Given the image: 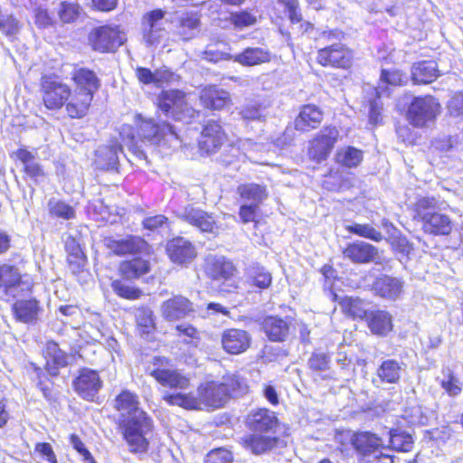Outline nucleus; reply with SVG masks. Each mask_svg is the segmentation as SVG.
Instances as JSON below:
<instances>
[{
	"mask_svg": "<svg viewBox=\"0 0 463 463\" xmlns=\"http://www.w3.org/2000/svg\"><path fill=\"white\" fill-rule=\"evenodd\" d=\"M82 8L76 2L61 1L59 3L56 13L62 24H72L80 15Z\"/></svg>",
	"mask_w": 463,
	"mask_h": 463,
	"instance_id": "obj_43",
	"label": "nucleus"
},
{
	"mask_svg": "<svg viewBox=\"0 0 463 463\" xmlns=\"http://www.w3.org/2000/svg\"><path fill=\"white\" fill-rule=\"evenodd\" d=\"M448 110L452 117H463V92H459L450 99Z\"/></svg>",
	"mask_w": 463,
	"mask_h": 463,
	"instance_id": "obj_62",
	"label": "nucleus"
},
{
	"mask_svg": "<svg viewBox=\"0 0 463 463\" xmlns=\"http://www.w3.org/2000/svg\"><path fill=\"white\" fill-rule=\"evenodd\" d=\"M73 386L80 397L92 400L102 387V381L97 371L83 368L73 381Z\"/></svg>",
	"mask_w": 463,
	"mask_h": 463,
	"instance_id": "obj_15",
	"label": "nucleus"
},
{
	"mask_svg": "<svg viewBox=\"0 0 463 463\" xmlns=\"http://www.w3.org/2000/svg\"><path fill=\"white\" fill-rule=\"evenodd\" d=\"M127 40L125 33L118 27L101 26L90 35V42L95 51L100 52H114Z\"/></svg>",
	"mask_w": 463,
	"mask_h": 463,
	"instance_id": "obj_9",
	"label": "nucleus"
},
{
	"mask_svg": "<svg viewBox=\"0 0 463 463\" xmlns=\"http://www.w3.org/2000/svg\"><path fill=\"white\" fill-rule=\"evenodd\" d=\"M137 118L139 120L138 136L143 142L153 146H167L173 148L179 146V137L168 123H157L152 118L145 119L140 115L137 116Z\"/></svg>",
	"mask_w": 463,
	"mask_h": 463,
	"instance_id": "obj_5",
	"label": "nucleus"
},
{
	"mask_svg": "<svg viewBox=\"0 0 463 463\" xmlns=\"http://www.w3.org/2000/svg\"><path fill=\"white\" fill-rule=\"evenodd\" d=\"M200 99L206 109L213 110L222 109L231 103L229 92L213 85L201 90Z\"/></svg>",
	"mask_w": 463,
	"mask_h": 463,
	"instance_id": "obj_28",
	"label": "nucleus"
},
{
	"mask_svg": "<svg viewBox=\"0 0 463 463\" xmlns=\"http://www.w3.org/2000/svg\"><path fill=\"white\" fill-rule=\"evenodd\" d=\"M192 311V302L183 296H175L174 298L163 302L161 306L162 316L169 321H175L185 317Z\"/></svg>",
	"mask_w": 463,
	"mask_h": 463,
	"instance_id": "obj_25",
	"label": "nucleus"
},
{
	"mask_svg": "<svg viewBox=\"0 0 463 463\" xmlns=\"http://www.w3.org/2000/svg\"><path fill=\"white\" fill-rule=\"evenodd\" d=\"M234 272L232 262L223 256L209 255L205 260V273L213 280H227Z\"/></svg>",
	"mask_w": 463,
	"mask_h": 463,
	"instance_id": "obj_22",
	"label": "nucleus"
},
{
	"mask_svg": "<svg viewBox=\"0 0 463 463\" xmlns=\"http://www.w3.org/2000/svg\"><path fill=\"white\" fill-rule=\"evenodd\" d=\"M232 460V452L223 448L213 449L206 457L207 463H231Z\"/></svg>",
	"mask_w": 463,
	"mask_h": 463,
	"instance_id": "obj_60",
	"label": "nucleus"
},
{
	"mask_svg": "<svg viewBox=\"0 0 463 463\" xmlns=\"http://www.w3.org/2000/svg\"><path fill=\"white\" fill-rule=\"evenodd\" d=\"M343 254L354 263H380L381 256L378 249L364 241H355L347 245Z\"/></svg>",
	"mask_w": 463,
	"mask_h": 463,
	"instance_id": "obj_18",
	"label": "nucleus"
},
{
	"mask_svg": "<svg viewBox=\"0 0 463 463\" xmlns=\"http://www.w3.org/2000/svg\"><path fill=\"white\" fill-rule=\"evenodd\" d=\"M345 229L351 233L372 240L375 242L381 241L383 238L381 232L377 231L374 227L368 223H353L351 225H347Z\"/></svg>",
	"mask_w": 463,
	"mask_h": 463,
	"instance_id": "obj_46",
	"label": "nucleus"
},
{
	"mask_svg": "<svg viewBox=\"0 0 463 463\" xmlns=\"http://www.w3.org/2000/svg\"><path fill=\"white\" fill-rule=\"evenodd\" d=\"M199 26V18L196 14H187L181 18L180 21V34L184 39L188 40L194 35V31Z\"/></svg>",
	"mask_w": 463,
	"mask_h": 463,
	"instance_id": "obj_52",
	"label": "nucleus"
},
{
	"mask_svg": "<svg viewBox=\"0 0 463 463\" xmlns=\"http://www.w3.org/2000/svg\"><path fill=\"white\" fill-rule=\"evenodd\" d=\"M259 205L243 203L241 204L239 212V216L243 223L255 222L257 216V210Z\"/></svg>",
	"mask_w": 463,
	"mask_h": 463,
	"instance_id": "obj_63",
	"label": "nucleus"
},
{
	"mask_svg": "<svg viewBox=\"0 0 463 463\" xmlns=\"http://www.w3.org/2000/svg\"><path fill=\"white\" fill-rule=\"evenodd\" d=\"M46 355V370L52 376L58 374L60 367H64L68 364L67 354L60 349L55 342L47 343Z\"/></svg>",
	"mask_w": 463,
	"mask_h": 463,
	"instance_id": "obj_37",
	"label": "nucleus"
},
{
	"mask_svg": "<svg viewBox=\"0 0 463 463\" xmlns=\"http://www.w3.org/2000/svg\"><path fill=\"white\" fill-rule=\"evenodd\" d=\"M14 155L23 164L24 171L27 176L35 182H40L45 177L43 166L36 161V151L32 152L25 148H20Z\"/></svg>",
	"mask_w": 463,
	"mask_h": 463,
	"instance_id": "obj_29",
	"label": "nucleus"
},
{
	"mask_svg": "<svg viewBox=\"0 0 463 463\" xmlns=\"http://www.w3.org/2000/svg\"><path fill=\"white\" fill-rule=\"evenodd\" d=\"M112 288L118 296L130 300L137 299L142 295L140 289L128 286L118 280L113 281Z\"/></svg>",
	"mask_w": 463,
	"mask_h": 463,
	"instance_id": "obj_55",
	"label": "nucleus"
},
{
	"mask_svg": "<svg viewBox=\"0 0 463 463\" xmlns=\"http://www.w3.org/2000/svg\"><path fill=\"white\" fill-rule=\"evenodd\" d=\"M165 12L156 9L147 13L143 17L142 30L143 39L149 46L157 44L164 37L165 33V23L164 19Z\"/></svg>",
	"mask_w": 463,
	"mask_h": 463,
	"instance_id": "obj_10",
	"label": "nucleus"
},
{
	"mask_svg": "<svg viewBox=\"0 0 463 463\" xmlns=\"http://www.w3.org/2000/svg\"><path fill=\"white\" fill-rule=\"evenodd\" d=\"M354 59L353 52L345 44L335 43L317 51V61L324 67L348 69Z\"/></svg>",
	"mask_w": 463,
	"mask_h": 463,
	"instance_id": "obj_8",
	"label": "nucleus"
},
{
	"mask_svg": "<svg viewBox=\"0 0 463 463\" xmlns=\"http://www.w3.org/2000/svg\"><path fill=\"white\" fill-rule=\"evenodd\" d=\"M143 227L151 232L170 231V222L162 214L146 217L142 222Z\"/></svg>",
	"mask_w": 463,
	"mask_h": 463,
	"instance_id": "obj_51",
	"label": "nucleus"
},
{
	"mask_svg": "<svg viewBox=\"0 0 463 463\" xmlns=\"http://www.w3.org/2000/svg\"><path fill=\"white\" fill-rule=\"evenodd\" d=\"M234 61L243 66H254L270 61V52L262 47H249L233 57Z\"/></svg>",
	"mask_w": 463,
	"mask_h": 463,
	"instance_id": "obj_35",
	"label": "nucleus"
},
{
	"mask_svg": "<svg viewBox=\"0 0 463 463\" xmlns=\"http://www.w3.org/2000/svg\"><path fill=\"white\" fill-rule=\"evenodd\" d=\"M323 118L322 111L315 105H305L302 107L295 120V128L300 131H308L316 128Z\"/></svg>",
	"mask_w": 463,
	"mask_h": 463,
	"instance_id": "obj_32",
	"label": "nucleus"
},
{
	"mask_svg": "<svg viewBox=\"0 0 463 463\" xmlns=\"http://www.w3.org/2000/svg\"><path fill=\"white\" fill-rule=\"evenodd\" d=\"M279 439L273 433L254 432L241 438V443L244 449L254 455L265 454L275 449Z\"/></svg>",
	"mask_w": 463,
	"mask_h": 463,
	"instance_id": "obj_16",
	"label": "nucleus"
},
{
	"mask_svg": "<svg viewBox=\"0 0 463 463\" xmlns=\"http://www.w3.org/2000/svg\"><path fill=\"white\" fill-rule=\"evenodd\" d=\"M440 112V104L432 96L416 97L407 110V119L416 128H426L433 123Z\"/></svg>",
	"mask_w": 463,
	"mask_h": 463,
	"instance_id": "obj_6",
	"label": "nucleus"
},
{
	"mask_svg": "<svg viewBox=\"0 0 463 463\" xmlns=\"http://www.w3.org/2000/svg\"><path fill=\"white\" fill-rule=\"evenodd\" d=\"M225 133L218 121L209 120L203 127L199 140V146L206 153H213L225 140Z\"/></svg>",
	"mask_w": 463,
	"mask_h": 463,
	"instance_id": "obj_20",
	"label": "nucleus"
},
{
	"mask_svg": "<svg viewBox=\"0 0 463 463\" xmlns=\"http://www.w3.org/2000/svg\"><path fill=\"white\" fill-rule=\"evenodd\" d=\"M237 193L244 203L257 205H260L268 196L266 187L254 183L239 185Z\"/></svg>",
	"mask_w": 463,
	"mask_h": 463,
	"instance_id": "obj_39",
	"label": "nucleus"
},
{
	"mask_svg": "<svg viewBox=\"0 0 463 463\" xmlns=\"http://www.w3.org/2000/svg\"><path fill=\"white\" fill-rule=\"evenodd\" d=\"M184 93L177 90L162 91L157 98L158 109L166 116L180 119L179 113L184 110L185 104Z\"/></svg>",
	"mask_w": 463,
	"mask_h": 463,
	"instance_id": "obj_21",
	"label": "nucleus"
},
{
	"mask_svg": "<svg viewBox=\"0 0 463 463\" xmlns=\"http://www.w3.org/2000/svg\"><path fill=\"white\" fill-rule=\"evenodd\" d=\"M351 444L354 450L362 457L379 458L384 448L383 439L370 431L354 433L351 438Z\"/></svg>",
	"mask_w": 463,
	"mask_h": 463,
	"instance_id": "obj_12",
	"label": "nucleus"
},
{
	"mask_svg": "<svg viewBox=\"0 0 463 463\" xmlns=\"http://www.w3.org/2000/svg\"><path fill=\"white\" fill-rule=\"evenodd\" d=\"M246 425L254 432L276 434L279 420L274 411L260 408L248 414Z\"/></svg>",
	"mask_w": 463,
	"mask_h": 463,
	"instance_id": "obj_14",
	"label": "nucleus"
},
{
	"mask_svg": "<svg viewBox=\"0 0 463 463\" xmlns=\"http://www.w3.org/2000/svg\"><path fill=\"white\" fill-rule=\"evenodd\" d=\"M176 217L203 232H214V230L217 228L214 218L212 215L193 206H187L176 212Z\"/></svg>",
	"mask_w": 463,
	"mask_h": 463,
	"instance_id": "obj_19",
	"label": "nucleus"
},
{
	"mask_svg": "<svg viewBox=\"0 0 463 463\" xmlns=\"http://www.w3.org/2000/svg\"><path fill=\"white\" fill-rule=\"evenodd\" d=\"M21 280V274L17 268L8 264L0 265V288L8 292L16 287Z\"/></svg>",
	"mask_w": 463,
	"mask_h": 463,
	"instance_id": "obj_44",
	"label": "nucleus"
},
{
	"mask_svg": "<svg viewBox=\"0 0 463 463\" xmlns=\"http://www.w3.org/2000/svg\"><path fill=\"white\" fill-rule=\"evenodd\" d=\"M49 209L52 215L65 220L73 219L75 217L74 209L64 202L51 200L49 202Z\"/></svg>",
	"mask_w": 463,
	"mask_h": 463,
	"instance_id": "obj_53",
	"label": "nucleus"
},
{
	"mask_svg": "<svg viewBox=\"0 0 463 463\" xmlns=\"http://www.w3.org/2000/svg\"><path fill=\"white\" fill-rule=\"evenodd\" d=\"M279 3L285 5L288 12V17L292 23H298L301 20V15L298 12V0H278Z\"/></svg>",
	"mask_w": 463,
	"mask_h": 463,
	"instance_id": "obj_64",
	"label": "nucleus"
},
{
	"mask_svg": "<svg viewBox=\"0 0 463 463\" xmlns=\"http://www.w3.org/2000/svg\"><path fill=\"white\" fill-rule=\"evenodd\" d=\"M105 243L117 255L139 252L145 250L147 247L145 240L137 236H128L120 240L107 238Z\"/></svg>",
	"mask_w": 463,
	"mask_h": 463,
	"instance_id": "obj_27",
	"label": "nucleus"
},
{
	"mask_svg": "<svg viewBox=\"0 0 463 463\" xmlns=\"http://www.w3.org/2000/svg\"><path fill=\"white\" fill-rule=\"evenodd\" d=\"M0 30L6 35H14L19 31V23L12 15L0 13Z\"/></svg>",
	"mask_w": 463,
	"mask_h": 463,
	"instance_id": "obj_61",
	"label": "nucleus"
},
{
	"mask_svg": "<svg viewBox=\"0 0 463 463\" xmlns=\"http://www.w3.org/2000/svg\"><path fill=\"white\" fill-rule=\"evenodd\" d=\"M339 132L336 128H326L311 142L308 149L310 158L317 163L326 160L333 149Z\"/></svg>",
	"mask_w": 463,
	"mask_h": 463,
	"instance_id": "obj_11",
	"label": "nucleus"
},
{
	"mask_svg": "<svg viewBox=\"0 0 463 463\" xmlns=\"http://www.w3.org/2000/svg\"><path fill=\"white\" fill-rule=\"evenodd\" d=\"M229 399L228 391L222 382H207L201 384L196 393L165 392L163 400L170 406H179L186 410H203L206 407H222Z\"/></svg>",
	"mask_w": 463,
	"mask_h": 463,
	"instance_id": "obj_2",
	"label": "nucleus"
},
{
	"mask_svg": "<svg viewBox=\"0 0 463 463\" xmlns=\"http://www.w3.org/2000/svg\"><path fill=\"white\" fill-rule=\"evenodd\" d=\"M438 66L434 61H422L415 63L411 69V77L415 83H430L438 77Z\"/></svg>",
	"mask_w": 463,
	"mask_h": 463,
	"instance_id": "obj_38",
	"label": "nucleus"
},
{
	"mask_svg": "<svg viewBox=\"0 0 463 463\" xmlns=\"http://www.w3.org/2000/svg\"><path fill=\"white\" fill-rule=\"evenodd\" d=\"M391 245L393 250L400 254L401 260H402V259L408 260L411 253L414 250L412 243H411L405 236L401 234L391 237Z\"/></svg>",
	"mask_w": 463,
	"mask_h": 463,
	"instance_id": "obj_48",
	"label": "nucleus"
},
{
	"mask_svg": "<svg viewBox=\"0 0 463 463\" xmlns=\"http://www.w3.org/2000/svg\"><path fill=\"white\" fill-rule=\"evenodd\" d=\"M240 114L244 120H261L266 117L265 108L256 103L245 105Z\"/></svg>",
	"mask_w": 463,
	"mask_h": 463,
	"instance_id": "obj_57",
	"label": "nucleus"
},
{
	"mask_svg": "<svg viewBox=\"0 0 463 463\" xmlns=\"http://www.w3.org/2000/svg\"><path fill=\"white\" fill-rule=\"evenodd\" d=\"M119 412L118 429L132 453L146 452L149 446L147 436L152 433L153 420L139 406L136 393L122 391L113 402Z\"/></svg>",
	"mask_w": 463,
	"mask_h": 463,
	"instance_id": "obj_1",
	"label": "nucleus"
},
{
	"mask_svg": "<svg viewBox=\"0 0 463 463\" xmlns=\"http://www.w3.org/2000/svg\"><path fill=\"white\" fill-rule=\"evenodd\" d=\"M137 325L141 335H149L155 328L153 312L149 308L142 307L136 313Z\"/></svg>",
	"mask_w": 463,
	"mask_h": 463,
	"instance_id": "obj_47",
	"label": "nucleus"
},
{
	"mask_svg": "<svg viewBox=\"0 0 463 463\" xmlns=\"http://www.w3.org/2000/svg\"><path fill=\"white\" fill-rule=\"evenodd\" d=\"M406 369L403 362L395 359H386L382 362L376 370V375L382 383H398L402 373Z\"/></svg>",
	"mask_w": 463,
	"mask_h": 463,
	"instance_id": "obj_30",
	"label": "nucleus"
},
{
	"mask_svg": "<svg viewBox=\"0 0 463 463\" xmlns=\"http://www.w3.org/2000/svg\"><path fill=\"white\" fill-rule=\"evenodd\" d=\"M251 343L250 334L243 329L230 328L222 334V346L230 354H239L247 351Z\"/></svg>",
	"mask_w": 463,
	"mask_h": 463,
	"instance_id": "obj_17",
	"label": "nucleus"
},
{
	"mask_svg": "<svg viewBox=\"0 0 463 463\" xmlns=\"http://www.w3.org/2000/svg\"><path fill=\"white\" fill-rule=\"evenodd\" d=\"M252 284L260 288H267L272 281L271 274L263 267H256L252 269L250 273Z\"/></svg>",
	"mask_w": 463,
	"mask_h": 463,
	"instance_id": "obj_54",
	"label": "nucleus"
},
{
	"mask_svg": "<svg viewBox=\"0 0 463 463\" xmlns=\"http://www.w3.org/2000/svg\"><path fill=\"white\" fill-rule=\"evenodd\" d=\"M34 24L38 28H48L55 23L54 18L49 14L48 10L43 6H37L33 9Z\"/></svg>",
	"mask_w": 463,
	"mask_h": 463,
	"instance_id": "obj_59",
	"label": "nucleus"
},
{
	"mask_svg": "<svg viewBox=\"0 0 463 463\" xmlns=\"http://www.w3.org/2000/svg\"><path fill=\"white\" fill-rule=\"evenodd\" d=\"M342 311L353 318L363 319L368 317L367 304L358 298L345 297L339 302Z\"/></svg>",
	"mask_w": 463,
	"mask_h": 463,
	"instance_id": "obj_41",
	"label": "nucleus"
},
{
	"mask_svg": "<svg viewBox=\"0 0 463 463\" xmlns=\"http://www.w3.org/2000/svg\"><path fill=\"white\" fill-rule=\"evenodd\" d=\"M41 88L43 101L49 109H61L73 94L67 84L53 77H43Z\"/></svg>",
	"mask_w": 463,
	"mask_h": 463,
	"instance_id": "obj_7",
	"label": "nucleus"
},
{
	"mask_svg": "<svg viewBox=\"0 0 463 463\" xmlns=\"http://www.w3.org/2000/svg\"><path fill=\"white\" fill-rule=\"evenodd\" d=\"M121 146L118 144L103 146L97 149L94 163L99 169H115L118 164V152Z\"/></svg>",
	"mask_w": 463,
	"mask_h": 463,
	"instance_id": "obj_33",
	"label": "nucleus"
},
{
	"mask_svg": "<svg viewBox=\"0 0 463 463\" xmlns=\"http://www.w3.org/2000/svg\"><path fill=\"white\" fill-rule=\"evenodd\" d=\"M363 160V151L354 146H345L337 150L335 162L347 168L356 167Z\"/></svg>",
	"mask_w": 463,
	"mask_h": 463,
	"instance_id": "obj_42",
	"label": "nucleus"
},
{
	"mask_svg": "<svg viewBox=\"0 0 463 463\" xmlns=\"http://www.w3.org/2000/svg\"><path fill=\"white\" fill-rule=\"evenodd\" d=\"M151 375L162 386L170 389L183 391L190 386V379L176 369L156 368L151 372Z\"/></svg>",
	"mask_w": 463,
	"mask_h": 463,
	"instance_id": "obj_23",
	"label": "nucleus"
},
{
	"mask_svg": "<svg viewBox=\"0 0 463 463\" xmlns=\"http://www.w3.org/2000/svg\"><path fill=\"white\" fill-rule=\"evenodd\" d=\"M441 208L439 200L434 196H424L414 205L415 218L421 222L422 231L433 236H448L451 233L454 224L451 218L437 212Z\"/></svg>",
	"mask_w": 463,
	"mask_h": 463,
	"instance_id": "obj_4",
	"label": "nucleus"
},
{
	"mask_svg": "<svg viewBox=\"0 0 463 463\" xmlns=\"http://www.w3.org/2000/svg\"><path fill=\"white\" fill-rule=\"evenodd\" d=\"M412 438L404 432L390 433V447L398 451H409L412 448Z\"/></svg>",
	"mask_w": 463,
	"mask_h": 463,
	"instance_id": "obj_50",
	"label": "nucleus"
},
{
	"mask_svg": "<svg viewBox=\"0 0 463 463\" xmlns=\"http://www.w3.org/2000/svg\"><path fill=\"white\" fill-rule=\"evenodd\" d=\"M373 288L379 297L395 300L402 292L403 281L395 277L381 275L375 279Z\"/></svg>",
	"mask_w": 463,
	"mask_h": 463,
	"instance_id": "obj_26",
	"label": "nucleus"
},
{
	"mask_svg": "<svg viewBox=\"0 0 463 463\" xmlns=\"http://www.w3.org/2000/svg\"><path fill=\"white\" fill-rule=\"evenodd\" d=\"M331 359L324 352H315L308 359V367L314 372L325 373L330 369Z\"/></svg>",
	"mask_w": 463,
	"mask_h": 463,
	"instance_id": "obj_49",
	"label": "nucleus"
},
{
	"mask_svg": "<svg viewBox=\"0 0 463 463\" xmlns=\"http://www.w3.org/2000/svg\"><path fill=\"white\" fill-rule=\"evenodd\" d=\"M292 318L268 317L263 322V330L270 341L284 342L291 333Z\"/></svg>",
	"mask_w": 463,
	"mask_h": 463,
	"instance_id": "obj_24",
	"label": "nucleus"
},
{
	"mask_svg": "<svg viewBox=\"0 0 463 463\" xmlns=\"http://www.w3.org/2000/svg\"><path fill=\"white\" fill-rule=\"evenodd\" d=\"M16 320L23 323H33L38 319L42 308L39 302L34 299L17 300L12 307Z\"/></svg>",
	"mask_w": 463,
	"mask_h": 463,
	"instance_id": "obj_31",
	"label": "nucleus"
},
{
	"mask_svg": "<svg viewBox=\"0 0 463 463\" xmlns=\"http://www.w3.org/2000/svg\"><path fill=\"white\" fill-rule=\"evenodd\" d=\"M230 20L234 27L239 29L253 25L257 21L256 16L247 11L231 14Z\"/></svg>",
	"mask_w": 463,
	"mask_h": 463,
	"instance_id": "obj_58",
	"label": "nucleus"
},
{
	"mask_svg": "<svg viewBox=\"0 0 463 463\" xmlns=\"http://www.w3.org/2000/svg\"><path fill=\"white\" fill-rule=\"evenodd\" d=\"M407 81V77L399 70H382L381 82L391 86H402Z\"/></svg>",
	"mask_w": 463,
	"mask_h": 463,
	"instance_id": "obj_56",
	"label": "nucleus"
},
{
	"mask_svg": "<svg viewBox=\"0 0 463 463\" xmlns=\"http://www.w3.org/2000/svg\"><path fill=\"white\" fill-rule=\"evenodd\" d=\"M367 323L374 335H386L392 329V316L385 310L369 312Z\"/></svg>",
	"mask_w": 463,
	"mask_h": 463,
	"instance_id": "obj_36",
	"label": "nucleus"
},
{
	"mask_svg": "<svg viewBox=\"0 0 463 463\" xmlns=\"http://www.w3.org/2000/svg\"><path fill=\"white\" fill-rule=\"evenodd\" d=\"M222 381L228 391L229 398L241 396L247 392L246 381L237 374H227Z\"/></svg>",
	"mask_w": 463,
	"mask_h": 463,
	"instance_id": "obj_45",
	"label": "nucleus"
},
{
	"mask_svg": "<svg viewBox=\"0 0 463 463\" xmlns=\"http://www.w3.org/2000/svg\"><path fill=\"white\" fill-rule=\"evenodd\" d=\"M119 269L122 276L126 279H137L149 271L150 263L142 258H134L130 260L123 261Z\"/></svg>",
	"mask_w": 463,
	"mask_h": 463,
	"instance_id": "obj_40",
	"label": "nucleus"
},
{
	"mask_svg": "<svg viewBox=\"0 0 463 463\" xmlns=\"http://www.w3.org/2000/svg\"><path fill=\"white\" fill-rule=\"evenodd\" d=\"M65 250L68 254V263L72 272H79L86 263V256L80 243L75 237L68 235L65 239Z\"/></svg>",
	"mask_w": 463,
	"mask_h": 463,
	"instance_id": "obj_34",
	"label": "nucleus"
},
{
	"mask_svg": "<svg viewBox=\"0 0 463 463\" xmlns=\"http://www.w3.org/2000/svg\"><path fill=\"white\" fill-rule=\"evenodd\" d=\"M71 75L75 89L66 104V110L71 118H80L87 114L94 93L100 87V80L93 71L87 68H76Z\"/></svg>",
	"mask_w": 463,
	"mask_h": 463,
	"instance_id": "obj_3",
	"label": "nucleus"
},
{
	"mask_svg": "<svg viewBox=\"0 0 463 463\" xmlns=\"http://www.w3.org/2000/svg\"><path fill=\"white\" fill-rule=\"evenodd\" d=\"M166 253L172 262L184 266L191 263L197 256L194 244L180 236L167 241Z\"/></svg>",
	"mask_w": 463,
	"mask_h": 463,
	"instance_id": "obj_13",
	"label": "nucleus"
}]
</instances>
